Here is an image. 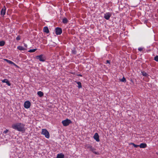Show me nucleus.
I'll use <instances>...</instances> for the list:
<instances>
[{"label":"nucleus","instance_id":"obj_5","mask_svg":"<svg viewBox=\"0 0 158 158\" xmlns=\"http://www.w3.org/2000/svg\"><path fill=\"white\" fill-rule=\"evenodd\" d=\"M55 33L56 35H60L62 33V29L59 27H57L55 29Z\"/></svg>","mask_w":158,"mask_h":158},{"label":"nucleus","instance_id":"obj_13","mask_svg":"<svg viewBox=\"0 0 158 158\" xmlns=\"http://www.w3.org/2000/svg\"><path fill=\"white\" fill-rule=\"evenodd\" d=\"M139 147L141 148H145L147 147V145L145 143H141L139 145Z\"/></svg>","mask_w":158,"mask_h":158},{"label":"nucleus","instance_id":"obj_27","mask_svg":"<svg viewBox=\"0 0 158 158\" xmlns=\"http://www.w3.org/2000/svg\"><path fill=\"white\" fill-rule=\"evenodd\" d=\"M138 50L139 51L141 52L143 50V48H139L138 49Z\"/></svg>","mask_w":158,"mask_h":158},{"label":"nucleus","instance_id":"obj_29","mask_svg":"<svg viewBox=\"0 0 158 158\" xmlns=\"http://www.w3.org/2000/svg\"><path fill=\"white\" fill-rule=\"evenodd\" d=\"M110 60H106V64H107V63H108V64H110Z\"/></svg>","mask_w":158,"mask_h":158},{"label":"nucleus","instance_id":"obj_10","mask_svg":"<svg viewBox=\"0 0 158 158\" xmlns=\"http://www.w3.org/2000/svg\"><path fill=\"white\" fill-rule=\"evenodd\" d=\"M2 81L3 83H6L9 86L11 85L10 83L7 79H4L2 80Z\"/></svg>","mask_w":158,"mask_h":158},{"label":"nucleus","instance_id":"obj_32","mask_svg":"<svg viewBox=\"0 0 158 158\" xmlns=\"http://www.w3.org/2000/svg\"><path fill=\"white\" fill-rule=\"evenodd\" d=\"M40 61H45V60H40Z\"/></svg>","mask_w":158,"mask_h":158},{"label":"nucleus","instance_id":"obj_16","mask_svg":"<svg viewBox=\"0 0 158 158\" xmlns=\"http://www.w3.org/2000/svg\"><path fill=\"white\" fill-rule=\"evenodd\" d=\"M75 82H76L77 83V84L78 85L77 87L78 88L80 89V88H82L81 84L80 82L75 81Z\"/></svg>","mask_w":158,"mask_h":158},{"label":"nucleus","instance_id":"obj_36","mask_svg":"<svg viewBox=\"0 0 158 158\" xmlns=\"http://www.w3.org/2000/svg\"><path fill=\"white\" fill-rule=\"evenodd\" d=\"M154 1H156V0H154Z\"/></svg>","mask_w":158,"mask_h":158},{"label":"nucleus","instance_id":"obj_23","mask_svg":"<svg viewBox=\"0 0 158 158\" xmlns=\"http://www.w3.org/2000/svg\"><path fill=\"white\" fill-rule=\"evenodd\" d=\"M37 50V49H30L29 50L28 52H35Z\"/></svg>","mask_w":158,"mask_h":158},{"label":"nucleus","instance_id":"obj_18","mask_svg":"<svg viewBox=\"0 0 158 158\" xmlns=\"http://www.w3.org/2000/svg\"><path fill=\"white\" fill-rule=\"evenodd\" d=\"M68 22V20L66 18H64L62 20V22L65 24H67Z\"/></svg>","mask_w":158,"mask_h":158},{"label":"nucleus","instance_id":"obj_34","mask_svg":"<svg viewBox=\"0 0 158 158\" xmlns=\"http://www.w3.org/2000/svg\"><path fill=\"white\" fill-rule=\"evenodd\" d=\"M156 61L158 62V60H155Z\"/></svg>","mask_w":158,"mask_h":158},{"label":"nucleus","instance_id":"obj_33","mask_svg":"<svg viewBox=\"0 0 158 158\" xmlns=\"http://www.w3.org/2000/svg\"><path fill=\"white\" fill-rule=\"evenodd\" d=\"M24 45L25 47H27V45L26 44H24Z\"/></svg>","mask_w":158,"mask_h":158},{"label":"nucleus","instance_id":"obj_4","mask_svg":"<svg viewBox=\"0 0 158 158\" xmlns=\"http://www.w3.org/2000/svg\"><path fill=\"white\" fill-rule=\"evenodd\" d=\"M71 120L68 118L62 121L61 123L64 126H67L72 123Z\"/></svg>","mask_w":158,"mask_h":158},{"label":"nucleus","instance_id":"obj_20","mask_svg":"<svg viewBox=\"0 0 158 158\" xmlns=\"http://www.w3.org/2000/svg\"><path fill=\"white\" fill-rule=\"evenodd\" d=\"M17 48L19 50H21V51L22 50H25V48H24L23 47H22V46H20L18 47Z\"/></svg>","mask_w":158,"mask_h":158},{"label":"nucleus","instance_id":"obj_9","mask_svg":"<svg viewBox=\"0 0 158 158\" xmlns=\"http://www.w3.org/2000/svg\"><path fill=\"white\" fill-rule=\"evenodd\" d=\"M6 7L4 6L3 7L1 11V15L4 16L6 12Z\"/></svg>","mask_w":158,"mask_h":158},{"label":"nucleus","instance_id":"obj_15","mask_svg":"<svg viewBox=\"0 0 158 158\" xmlns=\"http://www.w3.org/2000/svg\"><path fill=\"white\" fill-rule=\"evenodd\" d=\"M43 55H41L39 56H36L37 59H44V57Z\"/></svg>","mask_w":158,"mask_h":158},{"label":"nucleus","instance_id":"obj_19","mask_svg":"<svg viewBox=\"0 0 158 158\" xmlns=\"http://www.w3.org/2000/svg\"><path fill=\"white\" fill-rule=\"evenodd\" d=\"M37 94L40 97H41L44 95L43 93L41 91L38 92Z\"/></svg>","mask_w":158,"mask_h":158},{"label":"nucleus","instance_id":"obj_22","mask_svg":"<svg viewBox=\"0 0 158 158\" xmlns=\"http://www.w3.org/2000/svg\"><path fill=\"white\" fill-rule=\"evenodd\" d=\"M72 52L73 54H76L77 53V51L75 48H74L73 49H72Z\"/></svg>","mask_w":158,"mask_h":158},{"label":"nucleus","instance_id":"obj_35","mask_svg":"<svg viewBox=\"0 0 158 158\" xmlns=\"http://www.w3.org/2000/svg\"><path fill=\"white\" fill-rule=\"evenodd\" d=\"M157 154L158 155V153H157Z\"/></svg>","mask_w":158,"mask_h":158},{"label":"nucleus","instance_id":"obj_6","mask_svg":"<svg viewBox=\"0 0 158 158\" xmlns=\"http://www.w3.org/2000/svg\"><path fill=\"white\" fill-rule=\"evenodd\" d=\"M30 106L31 103L29 101H27L24 102V106L25 108L28 109L30 107Z\"/></svg>","mask_w":158,"mask_h":158},{"label":"nucleus","instance_id":"obj_14","mask_svg":"<svg viewBox=\"0 0 158 158\" xmlns=\"http://www.w3.org/2000/svg\"><path fill=\"white\" fill-rule=\"evenodd\" d=\"M44 31L47 33H48L49 32L48 27H45L43 28Z\"/></svg>","mask_w":158,"mask_h":158},{"label":"nucleus","instance_id":"obj_3","mask_svg":"<svg viewBox=\"0 0 158 158\" xmlns=\"http://www.w3.org/2000/svg\"><path fill=\"white\" fill-rule=\"evenodd\" d=\"M41 134L44 135L45 137L48 139L50 137V134L47 130L45 129H43L42 130Z\"/></svg>","mask_w":158,"mask_h":158},{"label":"nucleus","instance_id":"obj_25","mask_svg":"<svg viewBox=\"0 0 158 158\" xmlns=\"http://www.w3.org/2000/svg\"><path fill=\"white\" fill-rule=\"evenodd\" d=\"M131 144L133 145L134 146V147L135 148H136L138 147H139V145H137L133 143H131Z\"/></svg>","mask_w":158,"mask_h":158},{"label":"nucleus","instance_id":"obj_30","mask_svg":"<svg viewBox=\"0 0 158 158\" xmlns=\"http://www.w3.org/2000/svg\"><path fill=\"white\" fill-rule=\"evenodd\" d=\"M154 59H158V56L157 55L155 56Z\"/></svg>","mask_w":158,"mask_h":158},{"label":"nucleus","instance_id":"obj_11","mask_svg":"<svg viewBox=\"0 0 158 158\" xmlns=\"http://www.w3.org/2000/svg\"><path fill=\"white\" fill-rule=\"evenodd\" d=\"M64 156L62 153H59L57 154L56 158H64Z\"/></svg>","mask_w":158,"mask_h":158},{"label":"nucleus","instance_id":"obj_12","mask_svg":"<svg viewBox=\"0 0 158 158\" xmlns=\"http://www.w3.org/2000/svg\"><path fill=\"white\" fill-rule=\"evenodd\" d=\"M6 60L7 62H8L9 64H13L16 67H17V68L19 67L18 66H17L16 64L15 63H13V62L11 61H10L9 60Z\"/></svg>","mask_w":158,"mask_h":158},{"label":"nucleus","instance_id":"obj_21","mask_svg":"<svg viewBox=\"0 0 158 158\" xmlns=\"http://www.w3.org/2000/svg\"><path fill=\"white\" fill-rule=\"evenodd\" d=\"M5 42L4 41H0V46H3L5 44Z\"/></svg>","mask_w":158,"mask_h":158},{"label":"nucleus","instance_id":"obj_31","mask_svg":"<svg viewBox=\"0 0 158 158\" xmlns=\"http://www.w3.org/2000/svg\"><path fill=\"white\" fill-rule=\"evenodd\" d=\"M78 76H80V77H82V75H81V74H79L78 75Z\"/></svg>","mask_w":158,"mask_h":158},{"label":"nucleus","instance_id":"obj_2","mask_svg":"<svg viewBox=\"0 0 158 158\" xmlns=\"http://www.w3.org/2000/svg\"><path fill=\"white\" fill-rule=\"evenodd\" d=\"M86 149L89 150V151L93 152L94 154L96 155H99V153L98 152H96L95 151L96 149L94 148L90 144H86L85 146Z\"/></svg>","mask_w":158,"mask_h":158},{"label":"nucleus","instance_id":"obj_26","mask_svg":"<svg viewBox=\"0 0 158 158\" xmlns=\"http://www.w3.org/2000/svg\"><path fill=\"white\" fill-rule=\"evenodd\" d=\"M16 40H17V41H19V40H20V37L19 36V35L16 38Z\"/></svg>","mask_w":158,"mask_h":158},{"label":"nucleus","instance_id":"obj_7","mask_svg":"<svg viewBox=\"0 0 158 158\" xmlns=\"http://www.w3.org/2000/svg\"><path fill=\"white\" fill-rule=\"evenodd\" d=\"M99 136L97 133H96L94 134L93 138L94 139L96 140L97 142H98L100 141Z\"/></svg>","mask_w":158,"mask_h":158},{"label":"nucleus","instance_id":"obj_8","mask_svg":"<svg viewBox=\"0 0 158 158\" xmlns=\"http://www.w3.org/2000/svg\"><path fill=\"white\" fill-rule=\"evenodd\" d=\"M111 16V14L109 12L106 13L104 14V18L107 20H108Z\"/></svg>","mask_w":158,"mask_h":158},{"label":"nucleus","instance_id":"obj_1","mask_svg":"<svg viewBox=\"0 0 158 158\" xmlns=\"http://www.w3.org/2000/svg\"><path fill=\"white\" fill-rule=\"evenodd\" d=\"M25 125L21 123H16L13 124L12 127L14 129L21 132L24 131L25 130Z\"/></svg>","mask_w":158,"mask_h":158},{"label":"nucleus","instance_id":"obj_17","mask_svg":"<svg viewBox=\"0 0 158 158\" xmlns=\"http://www.w3.org/2000/svg\"><path fill=\"white\" fill-rule=\"evenodd\" d=\"M141 73L142 75L143 76L146 77H148L149 76L148 74V73H146L145 72H144V71H141Z\"/></svg>","mask_w":158,"mask_h":158},{"label":"nucleus","instance_id":"obj_28","mask_svg":"<svg viewBox=\"0 0 158 158\" xmlns=\"http://www.w3.org/2000/svg\"><path fill=\"white\" fill-rule=\"evenodd\" d=\"M8 130L7 129H6V130L4 131L3 132V133L5 134H6L8 132Z\"/></svg>","mask_w":158,"mask_h":158},{"label":"nucleus","instance_id":"obj_24","mask_svg":"<svg viewBox=\"0 0 158 158\" xmlns=\"http://www.w3.org/2000/svg\"><path fill=\"white\" fill-rule=\"evenodd\" d=\"M120 81L123 82H126V81L125 78L123 77V78L120 80Z\"/></svg>","mask_w":158,"mask_h":158}]
</instances>
